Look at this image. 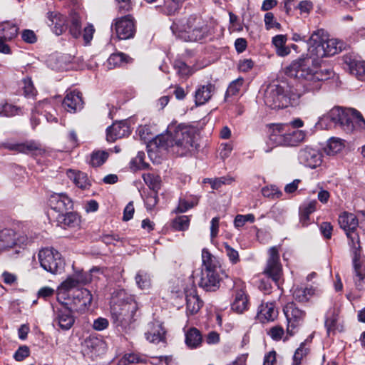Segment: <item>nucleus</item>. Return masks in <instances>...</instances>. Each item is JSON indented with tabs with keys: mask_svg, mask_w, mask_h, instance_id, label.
<instances>
[{
	"mask_svg": "<svg viewBox=\"0 0 365 365\" xmlns=\"http://www.w3.org/2000/svg\"><path fill=\"white\" fill-rule=\"evenodd\" d=\"M318 66L317 59L308 51L307 54L301 56L285 67L284 73L302 83L307 91H315L320 89L322 81L330 78L332 75L330 69L317 71Z\"/></svg>",
	"mask_w": 365,
	"mask_h": 365,
	"instance_id": "obj_1",
	"label": "nucleus"
},
{
	"mask_svg": "<svg viewBox=\"0 0 365 365\" xmlns=\"http://www.w3.org/2000/svg\"><path fill=\"white\" fill-rule=\"evenodd\" d=\"M338 222L340 227L344 230L349 240V245L351 247L352 254L354 282L356 286L360 288L362 286L365 274L361 270L360 262L361 245L359 236L356 232L359 221L354 214L344 212L339 216Z\"/></svg>",
	"mask_w": 365,
	"mask_h": 365,
	"instance_id": "obj_2",
	"label": "nucleus"
},
{
	"mask_svg": "<svg viewBox=\"0 0 365 365\" xmlns=\"http://www.w3.org/2000/svg\"><path fill=\"white\" fill-rule=\"evenodd\" d=\"M182 125L176 124L172 122L168 127L165 134H160L153 138L148 143V155L154 163H160L163 155L171 149L175 152V148H178L176 152L182 148Z\"/></svg>",
	"mask_w": 365,
	"mask_h": 365,
	"instance_id": "obj_3",
	"label": "nucleus"
},
{
	"mask_svg": "<svg viewBox=\"0 0 365 365\" xmlns=\"http://www.w3.org/2000/svg\"><path fill=\"white\" fill-rule=\"evenodd\" d=\"M326 120L339 123L346 132H352L357 128L365 130V120L354 108L334 107L328 113L319 118V123Z\"/></svg>",
	"mask_w": 365,
	"mask_h": 365,
	"instance_id": "obj_4",
	"label": "nucleus"
},
{
	"mask_svg": "<svg viewBox=\"0 0 365 365\" xmlns=\"http://www.w3.org/2000/svg\"><path fill=\"white\" fill-rule=\"evenodd\" d=\"M300 96L289 93L279 85H270L265 90L264 102L272 109H282L298 104Z\"/></svg>",
	"mask_w": 365,
	"mask_h": 365,
	"instance_id": "obj_5",
	"label": "nucleus"
},
{
	"mask_svg": "<svg viewBox=\"0 0 365 365\" xmlns=\"http://www.w3.org/2000/svg\"><path fill=\"white\" fill-rule=\"evenodd\" d=\"M306 137V132L292 129L287 124H276L272 128L269 140L275 145L296 146Z\"/></svg>",
	"mask_w": 365,
	"mask_h": 365,
	"instance_id": "obj_6",
	"label": "nucleus"
},
{
	"mask_svg": "<svg viewBox=\"0 0 365 365\" xmlns=\"http://www.w3.org/2000/svg\"><path fill=\"white\" fill-rule=\"evenodd\" d=\"M138 309L136 302H121L111 307V316L113 324L122 329L128 327L135 321L134 317Z\"/></svg>",
	"mask_w": 365,
	"mask_h": 365,
	"instance_id": "obj_7",
	"label": "nucleus"
},
{
	"mask_svg": "<svg viewBox=\"0 0 365 365\" xmlns=\"http://www.w3.org/2000/svg\"><path fill=\"white\" fill-rule=\"evenodd\" d=\"M38 257L41 267L48 272L56 274L63 269L64 261L61 255L53 248L41 249Z\"/></svg>",
	"mask_w": 365,
	"mask_h": 365,
	"instance_id": "obj_8",
	"label": "nucleus"
},
{
	"mask_svg": "<svg viewBox=\"0 0 365 365\" xmlns=\"http://www.w3.org/2000/svg\"><path fill=\"white\" fill-rule=\"evenodd\" d=\"M210 33L209 26L200 16H190L184 28V41H197L202 40Z\"/></svg>",
	"mask_w": 365,
	"mask_h": 365,
	"instance_id": "obj_9",
	"label": "nucleus"
},
{
	"mask_svg": "<svg viewBox=\"0 0 365 365\" xmlns=\"http://www.w3.org/2000/svg\"><path fill=\"white\" fill-rule=\"evenodd\" d=\"M283 311L287 322V335L283 340L287 341L297 331L298 327L303 323L306 314L304 311L297 307L296 304L293 302L288 303L284 307Z\"/></svg>",
	"mask_w": 365,
	"mask_h": 365,
	"instance_id": "obj_10",
	"label": "nucleus"
},
{
	"mask_svg": "<svg viewBox=\"0 0 365 365\" xmlns=\"http://www.w3.org/2000/svg\"><path fill=\"white\" fill-rule=\"evenodd\" d=\"M111 29L115 31L119 40L133 38L136 32L134 19L130 15L115 19L112 23Z\"/></svg>",
	"mask_w": 365,
	"mask_h": 365,
	"instance_id": "obj_11",
	"label": "nucleus"
},
{
	"mask_svg": "<svg viewBox=\"0 0 365 365\" xmlns=\"http://www.w3.org/2000/svg\"><path fill=\"white\" fill-rule=\"evenodd\" d=\"M343 43L337 39L331 38L324 41L323 44L315 46L312 48H308L309 53L314 56L319 61V59L334 56L341 51Z\"/></svg>",
	"mask_w": 365,
	"mask_h": 365,
	"instance_id": "obj_12",
	"label": "nucleus"
},
{
	"mask_svg": "<svg viewBox=\"0 0 365 365\" xmlns=\"http://www.w3.org/2000/svg\"><path fill=\"white\" fill-rule=\"evenodd\" d=\"M269 258L264 273L276 283L278 282L282 274V264L279 262V254L277 247L269 249Z\"/></svg>",
	"mask_w": 365,
	"mask_h": 365,
	"instance_id": "obj_13",
	"label": "nucleus"
},
{
	"mask_svg": "<svg viewBox=\"0 0 365 365\" xmlns=\"http://www.w3.org/2000/svg\"><path fill=\"white\" fill-rule=\"evenodd\" d=\"M53 324L58 326L63 330L70 329L74 324L75 318L72 311L67 307L62 306L53 309Z\"/></svg>",
	"mask_w": 365,
	"mask_h": 365,
	"instance_id": "obj_14",
	"label": "nucleus"
},
{
	"mask_svg": "<svg viewBox=\"0 0 365 365\" xmlns=\"http://www.w3.org/2000/svg\"><path fill=\"white\" fill-rule=\"evenodd\" d=\"M299 160L304 165L314 169L322 165V154L318 150L307 146L299 150Z\"/></svg>",
	"mask_w": 365,
	"mask_h": 365,
	"instance_id": "obj_15",
	"label": "nucleus"
},
{
	"mask_svg": "<svg viewBox=\"0 0 365 365\" xmlns=\"http://www.w3.org/2000/svg\"><path fill=\"white\" fill-rule=\"evenodd\" d=\"M199 138V131L197 128L184 125V155H192L197 151Z\"/></svg>",
	"mask_w": 365,
	"mask_h": 365,
	"instance_id": "obj_16",
	"label": "nucleus"
},
{
	"mask_svg": "<svg viewBox=\"0 0 365 365\" xmlns=\"http://www.w3.org/2000/svg\"><path fill=\"white\" fill-rule=\"evenodd\" d=\"M220 271H201L199 286L207 292H215L220 287Z\"/></svg>",
	"mask_w": 365,
	"mask_h": 365,
	"instance_id": "obj_17",
	"label": "nucleus"
},
{
	"mask_svg": "<svg viewBox=\"0 0 365 365\" xmlns=\"http://www.w3.org/2000/svg\"><path fill=\"white\" fill-rule=\"evenodd\" d=\"M49 205L58 214H63L72 207L73 202L66 195L54 193L49 198Z\"/></svg>",
	"mask_w": 365,
	"mask_h": 365,
	"instance_id": "obj_18",
	"label": "nucleus"
},
{
	"mask_svg": "<svg viewBox=\"0 0 365 365\" xmlns=\"http://www.w3.org/2000/svg\"><path fill=\"white\" fill-rule=\"evenodd\" d=\"M92 302V294L87 289H79L73 294V306L77 312H83Z\"/></svg>",
	"mask_w": 365,
	"mask_h": 365,
	"instance_id": "obj_19",
	"label": "nucleus"
},
{
	"mask_svg": "<svg viewBox=\"0 0 365 365\" xmlns=\"http://www.w3.org/2000/svg\"><path fill=\"white\" fill-rule=\"evenodd\" d=\"M46 24L57 36L61 35L66 29V17L58 11H49L46 14Z\"/></svg>",
	"mask_w": 365,
	"mask_h": 365,
	"instance_id": "obj_20",
	"label": "nucleus"
},
{
	"mask_svg": "<svg viewBox=\"0 0 365 365\" xmlns=\"http://www.w3.org/2000/svg\"><path fill=\"white\" fill-rule=\"evenodd\" d=\"M62 104L63 108L70 113H75L81 110L83 101L81 93L73 91L67 93Z\"/></svg>",
	"mask_w": 365,
	"mask_h": 365,
	"instance_id": "obj_21",
	"label": "nucleus"
},
{
	"mask_svg": "<svg viewBox=\"0 0 365 365\" xmlns=\"http://www.w3.org/2000/svg\"><path fill=\"white\" fill-rule=\"evenodd\" d=\"M145 335L148 341L158 344L165 341V331L159 322H153L148 324Z\"/></svg>",
	"mask_w": 365,
	"mask_h": 365,
	"instance_id": "obj_22",
	"label": "nucleus"
},
{
	"mask_svg": "<svg viewBox=\"0 0 365 365\" xmlns=\"http://www.w3.org/2000/svg\"><path fill=\"white\" fill-rule=\"evenodd\" d=\"M129 133V127L125 122L115 123L107 128V140L114 142L118 138L128 135Z\"/></svg>",
	"mask_w": 365,
	"mask_h": 365,
	"instance_id": "obj_23",
	"label": "nucleus"
},
{
	"mask_svg": "<svg viewBox=\"0 0 365 365\" xmlns=\"http://www.w3.org/2000/svg\"><path fill=\"white\" fill-rule=\"evenodd\" d=\"M344 61L352 75H354L359 79L365 77V61L358 59L351 56H345Z\"/></svg>",
	"mask_w": 365,
	"mask_h": 365,
	"instance_id": "obj_24",
	"label": "nucleus"
},
{
	"mask_svg": "<svg viewBox=\"0 0 365 365\" xmlns=\"http://www.w3.org/2000/svg\"><path fill=\"white\" fill-rule=\"evenodd\" d=\"M215 92V86L211 83L207 85H200L195 92V102L196 106H202L206 103Z\"/></svg>",
	"mask_w": 365,
	"mask_h": 365,
	"instance_id": "obj_25",
	"label": "nucleus"
},
{
	"mask_svg": "<svg viewBox=\"0 0 365 365\" xmlns=\"http://www.w3.org/2000/svg\"><path fill=\"white\" fill-rule=\"evenodd\" d=\"M322 293L321 290L313 286L297 287L293 290L294 299L301 303L307 302L313 296H319Z\"/></svg>",
	"mask_w": 365,
	"mask_h": 365,
	"instance_id": "obj_26",
	"label": "nucleus"
},
{
	"mask_svg": "<svg viewBox=\"0 0 365 365\" xmlns=\"http://www.w3.org/2000/svg\"><path fill=\"white\" fill-rule=\"evenodd\" d=\"M202 270L201 271H220L221 264L220 259L213 255L207 248L202 250Z\"/></svg>",
	"mask_w": 365,
	"mask_h": 365,
	"instance_id": "obj_27",
	"label": "nucleus"
},
{
	"mask_svg": "<svg viewBox=\"0 0 365 365\" xmlns=\"http://www.w3.org/2000/svg\"><path fill=\"white\" fill-rule=\"evenodd\" d=\"M233 302L231 304V309L237 314H242L248 309L249 300L247 295L242 289H236L233 294Z\"/></svg>",
	"mask_w": 365,
	"mask_h": 365,
	"instance_id": "obj_28",
	"label": "nucleus"
},
{
	"mask_svg": "<svg viewBox=\"0 0 365 365\" xmlns=\"http://www.w3.org/2000/svg\"><path fill=\"white\" fill-rule=\"evenodd\" d=\"M278 311L274 302L262 303L259 307L257 318L262 322L274 321L277 318Z\"/></svg>",
	"mask_w": 365,
	"mask_h": 365,
	"instance_id": "obj_29",
	"label": "nucleus"
},
{
	"mask_svg": "<svg viewBox=\"0 0 365 365\" xmlns=\"http://www.w3.org/2000/svg\"><path fill=\"white\" fill-rule=\"evenodd\" d=\"M56 221L58 225L64 229L78 227L81 222L80 217L76 213L67 211L63 214H58Z\"/></svg>",
	"mask_w": 365,
	"mask_h": 365,
	"instance_id": "obj_30",
	"label": "nucleus"
},
{
	"mask_svg": "<svg viewBox=\"0 0 365 365\" xmlns=\"http://www.w3.org/2000/svg\"><path fill=\"white\" fill-rule=\"evenodd\" d=\"M203 302L200 299L196 289H192L186 294V312L187 314H195L202 307Z\"/></svg>",
	"mask_w": 365,
	"mask_h": 365,
	"instance_id": "obj_31",
	"label": "nucleus"
},
{
	"mask_svg": "<svg viewBox=\"0 0 365 365\" xmlns=\"http://www.w3.org/2000/svg\"><path fill=\"white\" fill-rule=\"evenodd\" d=\"M55 112L54 108L48 100L38 102L33 110V113H40L41 115H43L48 122L56 123L57 118L53 113Z\"/></svg>",
	"mask_w": 365,
	"mask_h": 365,
	"instance_id": "obj_32",
	"label": "nucleus"
},
{
	"mask_svg": "<svg viewBox=\"0 0 365 365\" xmlns=\"http://www.w3.org/2000/svg\"><path fill=\"white\" fill-rule=\"evenodd\" d=\"M83 346L88 354H98L104 349V343L101 339L90 336L84 340Z\"/></svg>",
	"mask_w": 365,
	"mask_h": 365,
	"instance_id": "obj_33",
	"label": "nucleus"
},
{
	"mask_svg": "<svg viewBox=\"0 0 365 365\" xmlns=\"http://www.w3.org/2000/svg\"><path fill=\"white\" fill-rule=\"evenodd\" d=\"M16 243V233L14 230L4 229L0 231V252L12 248Z\"/></svg>",
	"mask_w": 365,
	"mask_h": 365,
	"instance_id": "obj_34",
	"label": "nucleus"
},
{
	"mask_svg": "<svg viewBox=\"0 0 365 365\" xmlns=\"http://www.w3.org/2000/svg\"><path fill=\"white\" fill-rule=\"evenodd\" d=\"M345 148V141L341 138L331 137L324 148V153L329 156H334L341 153Z\"/></svg>",
	"mask_w": 365,
	"mask_h": 365,
	"instance_id": "obj_35",
	"label": "nucleus"
},
{
	"mask_svg": "<svg viewBox=\"0 0 365 365\" xmlns=\"http://www.w3.org/2000/svg\"><path fill=\"white\" fill-rule=\"evenodd\" d=\"M67 176L76 186L81 189H86L91 185L90 180L85 173L74 170H68Z\"/></svg>",
	"mask_w": 365,
	"mask_h": 365,
	"instance_id": "obj_36",
	"label": "nucleus"
},
{
	"mask_svg": "<svg viewBox=\"0 0 365 365\" xmlns=\"http://www.w3.org/2000/svg\"><path fill=\"white\" fill-rule=\"evenodd\" d=\"M131 61L132 58L124 53H112L108 58V68L112 69L115 67L123 66L125 64L131 62Z\"/></svg>",
	"mask_w": 365,
	"mask_h": 365,
	"instance_id": "obj_37",
	"label": "nucleus"
},
{
	"mask_svg": "<svg viewBox=\"0 0 365 365\" xmlns=\"http://www.w3.org/2000/svg\"><path fill=\"white\" fill-rule=\"evenodd\" d=\"M45 151V149L41 146V145L36 141L29 140L24 143H21L20 153H21L40 155H43Z\"/></svg>",
	"mask_w": 365,
	"mask_h": 365,
	"instance_id": "obj_38",
	"label": "nucleus"
},
{
	"mask_svg": "<svg viewBox=\"0 0 365 365\" xmlns=\"http://www.w3.org/2000/svg\"><path fill=\"white\" fill-rule=\"evenodd\" d=\"M202 341L201 333L196 328H191L185 334V344L190 349L199 347Z\"/></svg>",
	"mask_w": 365,
	"mask_h": 365,
	"instance_id": "obj_39",
	"label": "nucleus"
},
{
	"mask_svg": "<svg viewBox=\"0 0 365 365\" xmlns=\"http://www.w3.org/2000/svg\"><path fill=\"white\" fill-rule=\"evenodd\" d=\"M19 28L13 23L6 21L0 25V36L4 40L10 41L18 34Z\"/></svg>",
	"mask_w": 365,
	"mask_h": 365,
	"instance_id": "obj_40",
	"label": "nucleus"
},
{
	"mask_svg": "<svg viewBox=\"0 0 365 365\" xmlns=\"http://www.w3.org/2000/svg\"><path fill=\"white\" fill-rule=\"evenodd\" d=\"M143 179L153 192H158L160 189L162 181L160 175L152 173H148L143 175Z\"/></svg>",
	"mask_w": 365,
	"mask_h": 365,
	"instance_id": "obj_41",
	"label": "nucleus"
},
{
	"mask_svg": "<svg viewBox=\"0 0 365 365\" xmlns=\"http://www.w3.org/2000/svg\"><path fill=\"white\" fill-rule=\"evenodd\" d=\"M20 114H22L21 108L8 103H0V116L12 117Z\"/></svg>",
	"mask_w": 365,
	"mask_h": 365,
	"instance_id": "obj_42",
	"label": "nucleus"
},
{
	"mask_svg": "<svg viewBox=\"0 0 365 365\" xmlns=\"http://www.w3.org/2000/svg\"><path fill=\"white\" fill-rule=\"evenodd\" d=\"M233 179L230 177L224 176L215 178H205L204 184H210L212 190H218L222 185L230 184Z\"/></svg>",
	"mask_w": 365,
	"mask_h": 365,
	"instance_id": "obj_43",
	"label": "nucleus"
},
{
	"mask_svg": "<svg viewBox=\"0 0 365 365\" xmlns=\"http://www.w3.org/2000/svg\"><path fill=\"white\" fill-rule=\"evenodd\" d=\"M108 158V153L103 150H95L91 155L90 164L93 167L103 165Z\"/></svg>",
	"mask_w": 365,
	"mask_h": 365,
	"instance_id": "obj_44",
	"label": "nucleus"
},
{
	"mask_svg": "<svg viewBox=\"0 0 365 365\" xmlns=\"http://www.w3.org/2000/svg\"><path fill=\"white\" fill-rule=\"evenodd\" d=\"M69 32L76 38L81 36V22L78 14H75L71 16Z\"/></svg>",
	"mask_w": 365,
	"mask_h": 365,
	"instance_id": "obj_45",
	"label": "nucleus"
},
{
	"mask_svg": "<svg viewBox=\"0 0 365 365\" xmlns=\"http://www.w3.org/2000/svg\"><path fill=\"white\" fill-rule=\"evenodd\" d=\"M145 158V154L144 152H138L136 157L130 160V168L133 170L148 168V164L144 162Z\"/></svg>",
	"mask_w": 365,
	"mask_h": 365,
	"instance_id": "obj_46",
	"label": "nucleus"
},
{
	"mask_svg": "<svg viewBox=\"0 0 365 365\" xmlns=\"http://www.w3.org/2000/svg\"><path fill=\"white\" fill-rule=\"evenodd\" d=\"M135 282L138 287L142 289H146L150 287V277L143 271H140L137 273Z\"/></svg>",
	"mask_w": 365,
	"mask_h": 365,
	"instance_id": "obj_47",
	"label": "nucleus"
},
{
	"mask_svg": "<svg viewBox=\"0 0 365 365\" xmlns=\"http://www.w3.org/2000/svg\"><path fill=\"white\" fill-rule=\"evenodd\" d=\"M78 286H79V284L76 280V277L73 274L72 275L68 277V278L66 280H64L58 287V294H61L62 291L68 292L70 289L76 288Z\"/></svg>",
	"mask_w": 365,
	"mask_h": 365,
	"instance_id": "obj_48",
	"label": "nucleus"
},
{
	"mask_svg": "<svg viewBox=\"0 0 365 365\" xmlns=\"http://www.w3.org/2000/svg\"><path fill=\"white\" fill-rule=\"evenodd\" d=\"M323 34L324 31L322 29L315 31L308 40L309 48H312L323 44L325 41L323 38Z\"/></svg>",
	"mask_w": 365,
	"mask_h": 365,
	"instance_id": "obj_49",
	"label": "nucleus"
},
{
	"mask_svg": "<svg viewBox=\"0 0 365 365\" xmlns=\"http://www.w3.org/2000/svg\"><path fill=\"white\" fill-rule=\"evenodd\" d=\"M262 194L264 197L271 199H277L282 195V191H280L275 185L263 187L262 189Z\"/></svg>",
	"mask_w": 365,
	"mask_h": 365,
	"instance_id": "obj_50",
	"label": "nucleus"
},
{
	"mask_svg": "<svg viewBox=\"0 0 365 365\" xmlns=\"http://www.w3.org/2000/svg\"><path fill=\"white\" fill-rule=\"evenodd\" d=\"M309 349L306 348L304 343H302L299 347L295 351L293 356V363L292 365H300L302 360L309 354Z\"/></svg>",
	"mask_w": 365,
	"mask_h": 365,
	"instance_id": "obj_51",
	"label": "nucleus"
},
{
	"mask_svg": "<svg viewBox=\"0 0 365 365\" xmlns=\"http://www.w3.org/2000/svg\"><path fill=\"white\" fill-rule=\"evenodd\" d=\"M338 320V314L334 311L325 320V327L327 334L329 336L331 333L334 332Z\"/></svg>",
	"mask_w": 365,
	"mask_h": 365,
	"instance_id": "obj_52",
	"label": "nucleus"
},
{
	"mask_svg": "<svg viewBox=\"0 0 365 365\" xmlns=\"http://www.w3.org/2000/svg\"><path fill=\"white\" fill-rule=\"evenodd\" d=\"M224 248H225V252L227 257L229 258V260L230 262L233 264H237L240 262V256L238 251L235 249L232 248L230 245H228V243L225 242L223 244Z\"/></svg>",
	"mask_w": 365,
	"mask_h": 365,
	"instance_id": "obj_53",
	"label": "nucleus"
},
{
	"mask_svg": "<svg viewBox=\"0 0 365 365\" xmlns=\"http://www.w3.org/2000/svg\"><path fill=\"white\" fill-rule=\"evenodd\" d=\"M22 83L24 96L27 98L34 97L36 95V91L31 79L29 78H24Z\"/></svg>",
	"mask_w": 365,
	"mask_h": 365,
	"instance_id": "obj_54",
	"label": "nucleus"
},
{
	"mask_svg": "<svg viewBox=\"0 0 365 365\" xmlns=\"http://www.w3.org/2000/svg\"><path fill=\"white\" fill-rule=\"evenodd\" d=\"M255 217L253 214L237 215L234 220L235 227H242L247 222H254Z\"/></svg>",
	"mask_w": 365,
	"mask_h": 365,
	"instance_id": "obj_55",
	"label": "nucleus"
},
{
	"mask_svg": "<svg viewBox=\"0 0 365 365\" xmlns=\"http://www.w3.org/2000/svg\"><path fill=\"white\" fill-rule=\"evenodd\" d=\"M267 334L274 341H279L284 336V330L282 326L277 325L271 327Z\"/></svg>",
	"mask_w": 365,
	"mask_h": 365,
	"instance_id": "obj_56",
	"label": "nucleus"
},
{
	"mask_svg": "<svg viewBox=\"0 0 365 365\" xmlns=\"http://www.w3.org/2000/svg\"><path fill=\"white\" fill-rule=\"evenodd\" d=\"M242 85V79H237L235 81H233L230 86H228L226 93H225V98H228L229 96H235L236 95L239 91L240 87Z\"/></svg>",
	"mask_w": 365,
	"mask_h": 365,
	"instance_id": "obj_57",
	"label": "nucleus"
},
{
	"mask_svg": "<svg viewBox=\"0 0 365 365\" xmlns=\"http://www.w3.org/2000/svg\"><path fill=\"white\" fill-rule=\"evenodd\" d=\"M30 355L29 347L23 345L20 346L14 354V358L17 361H21Z\"/></svg>",
	"mask_w": 365,
	"mask_h": 365,
	"instance_id": "obj_58",
	"label": "nucleus"
},
{
	"mask_svg": "<svg viewBox=\"0 0 365 365\" xmlns=\"http://www.w3.org/2000/svg\"><path fill=\"white\" fill-rule=\"evenodd\" d=\"M148 210H153L158 202V192H152L147 195L144 200Z\"/></svg>",
	"mask_w": 365,
	"mask_h": 365,
	"instance_id": "obj_59",
	"label": "nucleus"
},
{
	"mask_svg": "<svg viewBox=\"0 0 365 365\" xmlns=\"http://www.w3.org/2000/svg\"><path fill=\"white\" fill-rule=\"evenodd\" d=\"M95 33V29L93 24H88L84 28L83 32V38L86 44L89 43L93 39V34Z\"/></svg>",
	"mask_w": 365,
	"mask_h": 365,
	"instance_id": "obj_60",
	"label": "nucleus"
},
{
	"mask_svg": "<svg viewBox=\"0 0 365 365\" xmlns=\"http://www.w3.org/2000/svg\"><path fill=\"white\" fill-rule=\"evenodd\" d=\"M79 285L86 284L91 282V274L82 271L73 273Z\"/></svg>",
	"mask_w": 365,
	"mask_h": 365,
	"instance_id": "obj_61",
	"label": "nucleus"
},
{
	"mask_svg": "<svg viewBox=\"0 0 365 365\" xmlns=\"http://www.w3.org/2000/svg\"><path fill=\"white\" fill-rule=\"evenodd\" d=\"M138 134L140 138L145 142L148 141V143L152 140V135L150 132V128L148 125H141L138 128Z\"/></svg>",
	"mask_w": 365,
	"mask_h": 365,
	"instance_id": "obj_62",
	"label": "nucleus"
},
{
	"mask_svg": "<svg viewBox=\"0 0 365 365\" xmlns=\"http://www.w3.org/2000/svg\"><path fill=\"white\" fill-rule=\"evenodd\" d=\"M123 357L129 364L133 363H145L146 361L145 357L135 353L125 354Z\"/></svg>",
	"mask_w": 365,
	"mask_h": 365,
	"instance_id": "obj_63",
	"label": "nucleus"
},
{
	"mask_svg": "<svg viewBox=\"0 0 365 365\" xmlns=\"http://www.w3.org/2000/svg\"><path fill=\"white\" fill-rule=\"evenodd\" d=\"M21 38L24 41L28 43H34L37 41V37L34 31L25 29L22 31Z\"/></svg>",
	"mask_w": 365,
	"mask_h": 365,
	"instance_id": "obj_64",
	"label": "nucleus"
}]
</instances>
